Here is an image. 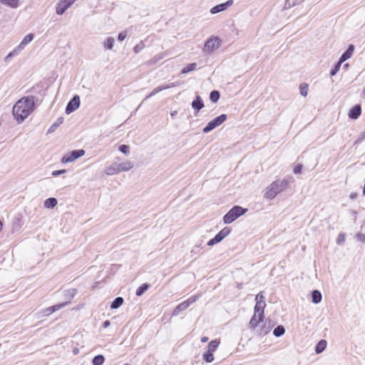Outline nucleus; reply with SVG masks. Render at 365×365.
<instances>
[{"label": "nucleus", "instance_id": "6ab92c4d", "mask_svg": "<svg viewBox=\"0 0 365 365\" xmlns=\"http://www.w3.org/2000/svg\"><path fill=\"white\" fill-rule=\"evenodd\" d=\"M192 107L198 112L204 107V103L200 96H197L196 98L192 102Z\"/></svg>", "mask_w": 365, "mask_h": 365}, {"label": "nucleus", "instance_id": "a878e982", "mask_svg": "<svg viewBox=\"0 0 365 365\" xmlns=\"http://www.w3.org/2000/svg\"><path fill=\"white\" fill-rule=\"evenodd\" d=\"M223 240V237L219 234V232L215 236L214 238L211 239L207 242V246H213L219 242H220Z\"/></svg>", "mask_w": 365, "mask_h": 365}, {"label": "nucleus", "instance_id": "6e6d98bb", "mask_svg": "<svg viewBox=\"0 0 365 365\" xmlns=\"http://www.w3.org/2000/svg\"><path fill=\"white\" fill-rule=\"evenodd\" d=\"M73 353H74V354H77L78 353V350L77 349H75L73 350Z\"/></svg>", "mask_w": 365, "mask_h": 365}, {"label": "nucleus", "instance_id": "0eeeda50", "mask_svg": "<svg viewBox=\"0 0 365 365\" xmlns=\"http://www.w3.org/2000/svg\"><path fill=\"white\" fill-rule=\"evenodd\" d=\"M85 154V150L83 149L75 150L71 151V153L67 155H65L61 159L62 163H68L76 160V159L81 158Z\"/></svg>", "mask_w": 365, "mask_h": 365}, {"label": "nucleus", "instance_id": "5fc2aeb1", "mask_svg": "<svg viewBox=\"0 0 365 365\" xmlns=\"http://www.w3.org/2000/svg\"><path fill=\"white\" fill-rule=\"evenodd\" d=\"M207 341H208V337H207V336H202V337L201 338V342H202V343H205V342H207Z\"/></svg>", "mask_w": 365, "mask_h": 365}, {"label": "nucleus", "instance_id": "e433bc0d", "mask_svg": "<svg viewBox=\"0 0 365 365\" xmlns=\"http://www.w3.org/2000/svg\"><path fill=\"white\" fill-rule=\"evenodd\" d=\"M300 94L303 96H307L308 93V85L307 84H301L299 86Z\"/></svg>", "mask_w": 365, "mask_h": 365}, {"label": "nucleus", "instance_id": "3c124183", "mask_svg": "<svg viewBox=\"0 0 365 365\" xmlns=\"http://www.w3.org/2000/svg\"><path fill=\"white\" fill-rule=\"evenodd\" d=\"M110 325V322L108 320H106L103 322V327L106 329V328H108Z\"/></svg>", "mask_w": 365, "mask_h": 365}, {"label": "nucleus", "instance_id": "8fccbe9b", "mask_svg": "<svg viewBox=\"0 0 365 365\" xmlns=\"http://www.w3.org/2000/svg\"><path fill=\"white\" fill-rule=\"evenodd\" d=\"M199 249H200V246H196L195 248H193V249L191 250V253H192V254H194V255L197 254V252H198V251H199Z\"/></svg>", "mask_w": 365, "mask_h": 365}, {"label": "nucleus", "instance_id": "6e6552de", "mask_svg": "<svg viewBox=\"0 0 365 365\" xmlns=\"http://www.w3.org/2000/svg\"><path fill=\"white\" fill-rule=\"evenodd\" d=\"M80 106V97L77 95L74 96L73 98L68 102L66 108V113L70 114L76 110Z\"/></svg>", "mask_w": 365, "mask_h": 365}, {"label": "nucleus", "instance_id": "1a4fd4ad", "mask_svg": "<svg viewBox=\"0 0 365 365\" xmlns=\"http://www.w3.org/2000/svg\"><path fill=\"white\" fill-rule=\"evenodd\" d=\"M233 0H228L225 3H222L217 6H215L211 9L210 13L212 14H215L219 12L223 11L226 10L229 6H232L233 4Z\"/></svg>", "mask_w": 365, "mask_h": 365}, {"label": "nucleus", "instance_id": "412c9836", "mask_svg": "<svg viewBox=\"0 0 365 365\" xmlns=\"http://www.w3.org/2000/svg\"><path fill=\"white\" fill-rule=\"evenodd\" d=\"M58 203L55 197H49L44 201V207L48 209L53 208Z\"/></svg>", "mask_w": 365, "mask_h": 365}, {"label": "nucleus", "instance_id": "bf43d9fd", "mask_svg": "<svg viewBox=\"0 0 365 365\" xmlns=\"http://www.w3.org/2000/svg\"><path fill=\"white\" fill-rule=\"evenodd\" d=\"M302 1H303L304 0H302Z\"/></svg>", "mask_w": 365, "mask_h": 365}, {"label": "nucleus", "instance_id": "de8ad7c7", "mask_svg": "<svg viewBox=\"0 0 365 365\" xmlns=\"http://www.w3.org/2000/svg\"><path fill=\"white\" fill-rule=\"evenodd\" d=\"M302 165L299 164L297 165L294 169V174H299L302 172Z\"/></svg>", "mask_w": 365, "mask_h": 365}, {"label": "nucleus", "instance_id": "c756f323", "mask_svg": "<svg viewBox=\"0 0 365 365\" xmlns=\"http://www.w3.org/2000/svg\"><path fill=\"white\" fill-rule=\"evenodd\" d=\"M219 344H220L219 341L212 340L208 344V350L207 351H209L210 352H212V353L215 352L217 350Z\"/></svg>", "mask_w": 365, "mask_h": 365}, {"label": "nucleus", "instance_id": "f257e3e1", "mask_svg": "<svg viewBox=\"0 0 365 365\" xmlns=\"http://www.w3.org/2000/svg\"><path fill=\"white\" fill-rule=\"evenodd\" d=\"M36 98L33 96H26L19 100L13 106L12 113L19 123H21L35 109Z\"/></svg>", "mask_w": 365, "mask_h": 365}, {"label": "nucleus", "instance_id": "49530a36", "mask_svg": "<svg viewBox=\"0 0 365 365\" xmlns=\"http://www.w3.org/2000/svg\"><path fill=\"white\" fill-rule=\"evenodd\" d=\"M66 173V170H54L52 173V175L53 176H58V175H61L63 173Z\"/></svg>", "mask_w": 365, "mask_h": 365}, {"label": "nucleus", "instance_id": "2f4dec72", "mask_svg": "<svg viewBox=\"0 0 365 365\" xmlns=\"http://www.w3.org/2000/svg\"><path fill=\"white\" fill-rule=\"evenodd\" d=\"M149 287H150V285L146 283L142 284L137 289L135 294L138 297L143 295L144 294V292L148 289Z\"/></svg>", "mask_w": 365, "mask_h": 365}, {"label": "nucleus", "instance_id": "dca6fc26", "mask_svg": "<svg viewBox=\"0 0 365 365\" xmlns=\"http://www.w3.org/2000/svg\"><path fill=\"white\" fill-rule=\"evenodd\" d=\"M265 306V302H257L255 306V314H258V317H264V309Z\"/></svg>", "mask_w": 365, "mask_h": 365}, {"label": "nucleus", "instance_id": "c9c22d12", "mask_svg": "<svg viewBox=\"0 0 365 365\" xmlns=\"http://www.w3.org/2000/svg\"><path fill=\"white\" fill-rule=\"evenodd\" d=\"M203 359L206 362H208V363H210V362L213 361V360H214L213 353L212 352H210L209 351H207V352H205L203 354Z\"/></svg>", "mask_w": 365, "mask_h": 365}, {"label": "nucleus", "instance_id": "20e7f679", "mask_svg": "<svg viewBox=\"0 0 365 365\" xmlns=\"http://www.w3.org/2000/svg\"><path fill=\"white\" fill-rule=\"evenodd\" d=\"M227 115L225 114H222L216 117L207 123V125L203 128L202 132L204 133L210 132L217 126L222 124L227 120Z\"/></svg>", "mask_w": 365, "mask_h": 365}, {"label": "nucleus", "instance_id": "5701e85b", "mask_svg": "<svg viewBox=\"0 0 365 365\" xmlns=\"http://www.w3.org/2000/svg\"><path fill=\"white\" fill-rule=\"evenodd\" d=\"M327 346V341L324 339L320 340L315 346V352L317 354L322 353Z\"/></svg>", "mask_w": 365, "mask_h": 365}, {"label": "nucleus", "instance_id": "c03bdc74", "mask_svg": "<svg viewBox=\"0 0 365 365\" xmlns=\"http://www.w3.org/2000/svg\"><path fill=\"white\" fill-rule=\"evenodd\" d=\"M356 238L359 241H361L362 242H365V235L363 233H358L356 235Z\"/></svg>", "mask_w": 365, "mask_h": 365}, {"label": "nucleus", "instance_id": "2eb2a0df", "mask_svg": "<svg viewBox=\"0 0 365 365\" xmlns=\"http://www.w3.org/2000/svg\"><path fill=\"white\" fill-rule=\"evenodd\" d=\"M105 173L108 175H113L120 173L118 163H113L107 166L105 169Z\"/></svg>", "mask_w": 365, "mask_h": 365}, {"label": "nucleus", "instance_id": "a211bd4d", "mask_svg": "<svg viewBox=\"0 0 365 365\" xmlns=\"http://www.w3.org/2000/svg\"><path fill=\"white\" fill-rule=\"evenodd\" d=\"M67 304H68V302H65V303H61V304H59L54 305V306L51 307H48L43 312L44 315H46V316L50 315L51 314H52L54 312L60 309L61 308L64 307Z\"/></svg>", "mask_w": 365, "mask_h": 365}, {"label": "nucleus", "instance_id": "c85d7f7f", "mask_svg": "<svg viewBox=\"0 0 365 365\" xmlns=\"http://www.w3.org/2000/svg\"><path fill=\"white\" fill-rule=\"evenodd\" d=\"M104 361L105 357L101 354H98L94 356L92 360V364L93 365H102L104 363Z\"/></svg>", "mask_w": 365, "mask_h": 365}, {"label": "nucleus", "instance_id": "f704fd0d", "mask_svg": "<svg viewBox=\"0 0 365 365\" xmlns=\"http://www.w3.org/2000/svg\"><path fill=\"white\" fill-rule=\"evenodd\" d=\"M220 94L217 91H212L210 94V101L213 103H216L220 98Z\"/></svg>", "mask_w": 365, "mask_h": 365}, {"label": "nucleus", "instance_id": "37998d69", "mask_svg": "<svg viewBox=\"0 0 365 365\" xmlns=\"http://www.w3.org/2000/svg\"><path fill=\"white\" fill-rule=\"evenodd\" d=\"M126 36H127L126 31H122L118 34V39L120 41H123L126 38Z\"/></svg>", "mask_w": 365, "mask_h": 365}, {"label": "nucleus", "instance_id": "ddd939ff", "mask_svg": "<svg viewBox=\"0 0 365 365\" xmlns=\"http://www.w3.org/2000/svg\"><path fill=\"white\" fill-rule=\"evenodd\" d=\"M264 317H258V314H254L253 317L250 321L249 323V327L250 329L255 331L256 329H257L258 324L262 322Z\"/></svg>", "mask_w": 365, "mask_h": 365}, {"label": "nucleus", "instance_id": "7ed1b4c3", "mask_svg": "<svg viewBox=\"0 0 365 365\" xmlns=\"http://www.w3.org/2000/svg\"><path fill=\"white\" fill-rule=\"evenodd\" d=\"M247 211V209L235 205L223 217V222L225 224H230Z\"/></svg>", "mask_w": 365, "mask_h": 365}, {"label": "nucleus", "instance_id": "f8f14e48", "mask_svg": "<svg viewBox=\"0 0 365 365\" xmlns=\"http://www.w3.org/2000/svg\"><path fill=\"white\" fill-rule=\"evenodd\" d=\"M361 113V106L357 104L352 107L349 112V117L351 119H357Z\"/></svg>", "mask_w": 365, "mask_h": 365}, {"label": "nucleus", "instance_id": "b1692460", "mask_svg": "<svg viewBox=\"0 0 365 365\" xmlns=\"http://www.w3.org/2000/svg\"><path fill=\"white\" fill-rule=\"evenodd\" d=\"M123 301L124 300H123V297H116L111 303L110 308L113 309H118L123 304Z\"/></svg>", "mask_w": 365, "mask_h": 365}, {"label": "nucleus", "instance_id": "603ef678", "mask_svg": "<svg viewBox=\"0 0 365 365\" xmlns=\"http://www.w3.org/2000/svg\"><path fill=\"white\" fill-rule=\"evenodd\" d=\"M141 48H141V47H140L138 45H136V46L134 47L133 51H134V52H135V53H138L140 51V49H141Z\"/></svg>", "mask_w": 365, "mask_h": 365}, {"label": "nucleus", "instance_id": "393cba45", "mask_svg": "<svg viewBox=\"0 0 365 365\" xmlns=\"http://www.w3.org/2000/svg\"><path fill=\"white\" fill-rule=\"evenodd\" d=\"M114 43L115 39L113 37H108L103 41V47L106 49L111 50L113 48Z\"/></svg>", "mask_w": 365, "mask_h": 365}, {"label": "nucleus", "instance_id": "bb28decb", "mask_svg": "<svg viewBox=\"0 0 365 365\" xmlns=\"http://www.w3.org/2000/svg\"><path fill=\"white\" fill-rule=\"evenodd\" d=\"M312 302L314 304H317L322 300V294L318 290H314L312 293Z\"/></svg>", "mask_w": 365, "mask_h": 365}, {"label": "nucleus", "instance_id": "4c0bfd02", "mask_svg": "<svg viewBox=\"0 0 365 365\" xmlns=\"http://www.w3.org/2000/svg\"><path fill=\"white\" fill-rule=\"evenodd\" d=\"M342 63H340L339 61L334 66V68L330 71V76H334L336 74V73L339 71Z\"/></svg>", "mask_w": 365, "mask_h": 365}, {"label": "nucleus", "instance_id": "4be33fe9", "mask_svg": "<svg viewBox=\"0 0 365 365\" xmlns=\"http://www.w3.org/2000/svg\"><path fill=\"white\" fill-rule=\"evenodd\" d=\"M120 173L123 171H128L133 167V164L130 161H126L120 164H118Z\"/></svg>", "mask_w": 365, "mask_h": 365}, {"label": "nucleus", "instance_id": "aec40b11", "mask_svg": "<svg viewBox=\"0 0 365 365\" xmlns=\"http://www.w3.org/2000/svg\"><path fill=\"white\" fill-rule=\"evenodd\" d=\"M63 117H59L56 122H54L48 128V133H53L56 128L63 123Z\"/></svg>", "mask_w": 365, "mask_h": 365}, {"label": "nucleus", "instance_id": "f3484780", "mask_svg": "<svg viewBox=\"0 0 365 365\" xmlns=\"http://www.w3.org/2000/svg\"><path fill=\"white\" fill-rule=\"evenodd\" d=\"M271 329L269 324L264 323L260 328L256 329L255 332L259 336H264L270 331Z\"/></svg>", "mask_w": 365, "mask_h": 365}, {"label": "nucleus", "instance_id": "f03ea898", "mask_svg": "<svg viewBox=\"0 0 365 365\" xmlns=\"http://www.w3.org/2000/svg\"><path fill=\"white\" fill-rule=\"evenodd\" d=\"M289 181L287 179H279L272 182L267 188L264 197L269 200L274 199L279 193L286 190L289 187Z\"/></svg>", "mask_w": 365, "mask_h": 365}, {"label": "nucleus", "instance_id": "cd10ccee", "mask_svg": "<svg viewBox=\"0 0 365 365\" xmlns=\"http://www.w3.org/2000/svg\"><path fill=\"white\" fill-rule=\"evenodd\" d=\"M285 332V329L282 325L277 326L273 331V334L276 337L282 336Z\"/></svg>", "mask_w": 365, "mask_h": 365}, {"label": "nucleus", "instance_id": "72a5a7b5", "mask_svg": "<svg viewBox=\"0 0 365 365\" xmlns=\"http://www.w3.org/2000/svg\"><path fill=\"white\" fill-rule=\"evenodd\" d=\"M197 64L195 63H190L187 66L182 68V73H187L196 69Z\"/></svg>", "mask_w": 365, "mask_h": 365}, {"label": "nucleus", "instance_id": "58836bf2", "mask_svg": "<svg viewBox=\"0 0 365 365\" xmlns=\"http://www.w3.org/2000/svg\"><path fill=\"white\" fill-rule=\"evenodd\" d=\"M231 232V229L228 227H224L220 232L219 234L223 237V239L225 237H226Z\"/></svg>", "mask_w": 365, "mask_h": 365}, {"label": "nucleus", "instance_id": "9d476101", "mask_svg": "<svg viewBox=\"0 0 365 365\" xmlns=\"http://www.w3.org/2000/svg\"><path fill=\"white\" fill-rule=\"evenodd\" d=\"M34 34H29L24 36L21 42L15 48V52H21L34 39Z\"/></svg>", "mask_w": 365, "mask_h": 365}, {"label": "nucleus", "instance_id": "13d9d810", "mask_svg": "<svg viewBox=\"0 0 365 365\" xmlns=\"http://www.w3.org/2000/svg\"><path fill=\"white\" fill-rule=\"evenodd\" d=\"M124 365H130L129 364H125Z\"/></svg>", "mask_w": 365, "mask_h": 365}, {"label": "nucleus", "instance_id": "423d86ee", "mask_svg": "<svg viewBox=\"0 0 365 365\" xmlns=\"http://www.w3.org/2000/svg\"><path fill=\"white\" fill-rule=\"evenodd\" d=\"M199 297V295H195L189 299H187L186 301L180 303L178 304L175 309L173 312V316H178L180 314V313L186 309H187L190 304L194 303Z\"/></svg>", "mask_w": 365, "mask_h": 365}, {"label": "nucleus", "instance_id": "473e14b6", "mask_svg": "<svg viewBox=\"0 0 365 365\" xmlns=\"http://www.w3.org/2000/svg\"><path fill=\"white\" fill-rule=\"evenodd\" d=\"M1 1L11 8H16L19 6V0H1Z\"/></svg>", "mask_w": 365, "mask_h": 365}, {"label": "nucleus", "instance_id": "39448f33", "mask_svg": "<svg viewBox=\"0 0 365 365\" xmlns=\"http://www.w3.org/2000/svg\"><path fill=\"white\" fill-rule=\"evenodd\" d=\"M220 46V40L218 37H212L207 39L205 43L203 51L207 53L213 52Z\"/></svg>", "mask_w": 365, "mask_h": 365}, {"label": "nucleus", "instance_id": "a19ab883", "mask_svg": "<svg viewBox=\"0 0 365 365\" xmlns=\"http://www.w3.org/2000/svg\"><path fill=\"white\" fill-rule=\"evenodd\" d=\"M77 290L76 289H70L67 291H66V296H69L71 298L74 297V296L76 294Z\"/></svg>", "mask_w": 365, "mask_h": 365}, {"label": "nucleus", "instance_id": "9b49d317", "mask_svg": "<svg viewBox=\"0 0 365 365\" xmlns=\"http://www.w3.org/2000/svg\"><path fill=\"white\" fill-rule=\"evenodd\" d=\"M175 83H170V84H168V85H164V86H158V87H157V88H154V89L152 91V92L145 98V99L143 100V101H145V100H147V99H148L149 98H150V97H152V96H155V94H157V93H159L160 91H163V90H165V89H168V88H173V87H175Z\"/></svg>", "mask_w": 365, "mask_h": 365}, {"label": "nucleus", "instance_id": "ea45409f", "mask_svg": "<svg viewBox=\"0 0 365 365\" xmlns=\"http://www.w3.org/2000/svg\"><path fill=\"white\" fill-rule=\"evenodd\" d=\"M129 146L127 145H121L119 146L118 150L125 155H128L129 153Z\"/></svg>", "mask_w": 365, "mask_h": 365}, {"label": "nucleus", "instance_id": "4d7b16f0", "mask_svg": "<svg viewBox=\"0 0 365 365\" xmlns=\"http://www.w3.org/2000/svg\"><path fill=\"white\" fill-rule=\"evenodd\" d=\"M348 66H349V64H348V63L344 64V68H348Z\"/></svg>", "mask_w": 365, "mask_h": 365}, {"label": "nucleus", "instance_id": "79ce46f5", "mask_svg": "<svg viewBox=\"0 0 365 365\" xmlns=\"http://www.w3.org/2000/svg\"><path fill=\"white\" fill-rule=\"evenodd\" d=\"M255 300H256V302H265L264 296L263 295V292H259V294H257V296L255 297Z\"/></svg>", "mask_w": 365, "mask_h": 365}, {"label": "nucleus", "instance_id": "864d4df0", "mask_svg": "<svg viewBox=\"0 0 365 365\" xmlns=\"http://www.w3.org/2000/svg\"><path fill=\"white\" fill-rule=\"evenodd\" d=\"M365 138V130H364V133L363 134H361V135L358 138L357 141L356 142H361Z\"/></svg>", "mask_w": 365, "mask_h": 365}, {"label": "nucleus", "instance_id": "09e8293b", "mask_svg": "<svg viewBox=\"0 0 365 365\" xmlns=\"http://www.w3.org/2000/svg\"><path fill=\"white\" fill-rule=\"evenodd\" d=\"M344 241V235L343 234H340L337 238V243L341 244Z\"/></svg>", "mask_w": 365, "mask_h": 365}, {"label": "nucleus", "instance_id": "7c9ffc66", "mask_svg": "<svg viewBox=\"0 0 365 365\" xmlns=\"http://www.w3.org/2000/svg\"><path fill=\"white\" fill-rule=\"evenodd\" d=\"M302 2V0H286L284 4V8L289 9L292 6L300 4Z\"/></svg>", "mask_w": 365, "mask_h": 365}, {"label": "nucleus", "instance_id": "4468645a", "mask_svg": "<svg viewBox=\"0 0 365 365\" xmlns=\"http://www.w3.org/2000/svg\"><path fill=\"white\" fill-rule=\"evenodd\" d=\"M354 51V46L352 44H350L347 48V50L339 58L340 63H344L346 60L351 58V56L353 55Z\"/></svg>", "mask_w": 365, "mask_h": 365}, {"label": "nucleus", "instance_id": "a18cd8bd", "mask_svg": "<svg viewBox=\"0 0 365 365\" xmlns=\"http://www.w3.org/2000/svg\"><path fill=\"white\" fill-rule=\"evenodd\" d=\"M20 52H15V48L11 51L10 52L5 58V61H7L9 58H11L12 56H14V55H17L19 54Z\"/></svg>", "mask_w": 365, "mask_h": 365}]
</instances>
